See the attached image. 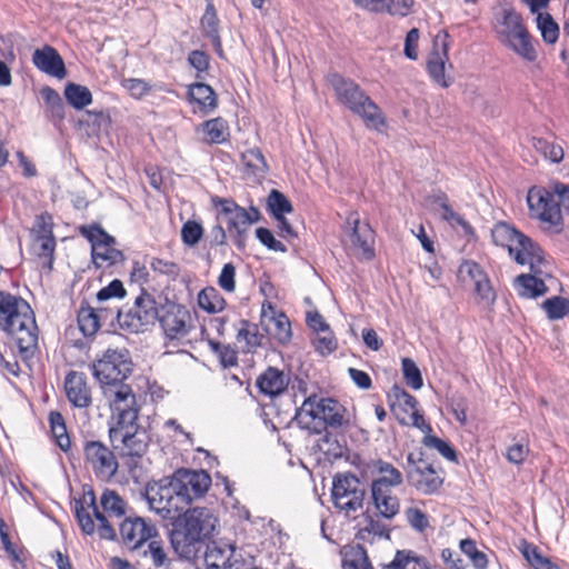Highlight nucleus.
Masks as SVG:
<instances>
[{
	"mask_svg": "<svg viewBox=\"0 0 569 569\" xmlns=\"http://www.w3.org/2000/svg\"><path fill=\"white\" fill-rule=\"evenodd\" d=\"M371 498L378 513L385 519L395 518L400 511V502L392 491L383 488L371 487Z\"/></svg>",
	"mask_w": 569,
	"mask_h": 569,
	"instance_id": "nucleus-26",
	"label": "nucleus"
},
{
	"mask_svg": "<svg viewBox=\"0 0 569 569\" xmlns=\"http://www.w3.org/2000/svg\"><path fill=\"white\" fill-rule=\"evenodd\" d=\"M206 134V141L209 143L220 144L227 140L229 136V127L222 118H214L202 124Z\"/></svg>",
	"mask_w": 569,
	"mask_h": 569,
	"instance_id": "nucleus-36",
	"label": "nucleus"
},
{
	"mask_svg": "<svg viewBox=\"0 0 569 569\" xmlns=\"http://www.w3.org/2000/svg\"><path fill=\"white\" fill-rule=\"evenodd\" d=\"M33 64L42 72L57 79L67 77V69L59 52L51 46L46 44L34 50L32 54Z\"/></svg>",
	"mask_w": 569,
	"mask_h": 569,
	"instance_id": "nucleus-22",
	"label": "nucleus"
},
{
	"mask_svg": "<svg viewBox=\"0 0 569 569\" xmlns=\"http://www.w3.org/2000/svg\"><path fill=\"white\" fill-rule=\"evenodd\" d=\"M273 330L271 333L282 345L289 342L291 339L290 321L284 313H279L272 319Z\"/></svg>",
	"mask_w": 569,
	"mask_h": 569,
	"instance_id": "nucleus-52",
	"label": "nucleus"
},
{
	"mask_svg": "<svg viewBox=\"0 0 569 569\" xmlns=\"http://www.w3.org/2000/svg\"><path fill=\"white\" fill-rule=\"evenodd\" d=\"M515 52L528 61L536 59V50L530 41L529 33L523 30L520 33H515L511 38L505 41Z\"/></svg>",
	"mask_w": 569,
	"mask_h": 569,
	"instance_id": "nucleus-38",
	"label": "nucleus"
},
{
	"mask_svg": "<svg viewBox=\"0 0 569 569\" xmlns=\"http://www.w3.org/2000/svg\"><path fill=\"white\" fill-rule=\"evenodd\" d=\"M161 328L170 340H180L188 336L191 329V315L181 305L169 303L158 318Z\"/></svg>",
	"mask_w": 569,
	"mask_h": 569,
	"instance_id": "nucleus-18",
	"label": "nucleus"
},
{
	"mask_svg": "<svg viewBox=\"0 0 569 569\" xmlns=\"http://www.w3.org/2000/svg\"><path fill=\"white\" fill-rule=\"evenodd\" d=\"M151 269L160 274L176 277L179 273V267L173 261H168L159 258H152L150 262Z\"/></svg>",
	"mask_w": 569,
	"mask_h": 569,
	"instance_id": "nucleus-64",
	"label": "nucleus"
},
{
	"mask_svg": "<svg viewBox=\"0 0 569 569\" xmlns=\"http://www.w3.org/2000/svg\"><path fill=\"white\" fill-rule=\"evenodd\" d=\"M541 268L545 273H537L530 270V274H520L516 278L515 287L519 296L531 299L542 296L547 292L548 289L542 278L551 276L549 262L546 260V264Z\"/></svg>",
	"mask_w": 569,
	"mask_h": 569,
	"instance_id": "nucleus-24",
	"label": "nucleus"
},
{
	"mask_svg": "<svg viewBox=\"0 0 569 569\" xmlns=\"http://www.w3.org/2000/svg\"><path fill=\"white\" fill-rule=\"evenodd\" d=\"M113 243L114 242H107L99 246L97 249L91 250L92 261L98 268L103 267L104 263L107 266H112L124 260L123 253L113 248Z\"/></svg>",
	"mask_w": 569,
	"mask_h": 569,
	"instance_id": "nucleus-33",
	"label": "nucleus"
},
{
	"mask_svg": "<svg viewBox=\"0 0 569 569\" xmlns=\"http://www.w3.org/2000/svg\"><path fill=\"white\" fill-rule=\"evenodd\" d=\"M406 517L409 525L420 532L423 531L429 526L427 515L418 508L407 509Z\"/></svg>",
	"mask_w": 569,
	"mask_h": 569,
	"instance_id": "nucleus-63",
	"label": "nucleus"
},
{
	"mask_svg": "<svg viewBox=\"0 0 569 569\" xmlns=\"http://www.w3.org/2000/svg\"><path fill=\"white\" fill-rule=\"evenodd\" d=\"M491 237L497 246L508 249L518 264H528L533 272L545 273L541 268L546 264L543 251L529 237L506 222L496 223Z\"/></svg>",
	"mask_w": 569,
	"mask_h": 569,
	"instance_id": "nucleus-6",
	"label": "nucleus"
},
{
	"mask_svg": "<svg viewBox=\"0 0 569 569\" xmlns=\"http://www.w3.org/2000/svg\"><path fill=\"white\" fill-rule=\"evenodd\" d=\"M63 93L67 102L76 110H82L92 103V93L86 86L69 82Z\"/></svg>",
	"mask_w": 569,
	"mask_h": 569,
	"instance_id": "nucleus-30",
	"label": "nucleus"
},
{
	"mask_svg": "<svg viewBox=\"0 0 569 569\" xmlns=\"http://www.w3.org/2000/svg\"><path fill=\"white\" fill-rule=\"evenodd\" d=\"M203 236L202 226L194 221L188 220L182 224L181 228V240L186 246L193 247L196 246Z\"/></svg>",
	"mask_w": 569,
	"mask_h": 569,
	"instance_id": "nucleus-50",
	"label": "nucleus"
},
{
	"mask_svg": "<svg viewBox=\"0 0 569 569\" xmlns=\"http://www.w3.org/2000/svg\"><path fill=\"white\" fill-rule=\"evenodd\" d=\"M124 296L126 290L123 283L120 280L114 279L108 286L98 291L97 300L102 302L111 298H122Z\"/></svg>",
	"mask_w": 569,
	"mask_h": 569,
	"instance_id": "nucleus-58",
	"label": "nucleus"
},
{
	"mask_svg": "<svg viewBox=\"0 0 569 569\" xmlns=\"http://www.w3.org/2000/svg\"><path fill=\"white\" fill-rule=\"evenodd\" d=\"M236 268L229 262L226 263L219 274L218 284L221 289L227 292H233L236 290Z\"/></svg>",
	"mask_w": 569,
	"mask_h": 569,
	"instance_id": "nucleus-59",
	"label": "nucleus"
},
{
	"mask_svg": "<svg viewBox=\"0 0 569 569\" xmlns=\"http://www.w3.org/2000/svg\"><path fill=\"white\" fill-rule=\"evenodd\" d=\"M289 381V376L284 371L269 367L258 377L257 387L261 393L272 398L281 395L287 389Z\"/></svg>",
	"mask_w": 569,
	"mask_h": 569,
	"instance_id": "nucleus-25",
	"label": "nucleus"
},
{
	"mask_svg": "<svg viewBox=\"0 0 569 569\" xmlns=\"http://www.w3.org/2000/svg\"><path fill=\"white\" fill-rule=\"evenodd\" d=\"M315 348L322 355L330 353L337 348V340L328 329L327 332L318 333L313 341Z\"/></svg>",
	"mask_w": 569,
	"mask_h": 569,
	"instance_id": "nucleus-62",
	"label": "nucleus"
},
{
	"mask_svg": "<svg viewBox=\"0 0 569 569\" xmlns=\"http://www.w3.org/2000/svg\"><path fill=\"white\" fill-rule=\"evenodd\" d=\"M34 253L42 259V268L51 271L54 260L56 239L54 238H38L33 239L32 244Z\"/></svg>",
	"mask_w": 569,
	"mask_h": 569,
	"instance_id": "nucleus-39",
	"label": "nucleus"
},
{
	"mask_svg": "<svg viewBox=\"0 0 569 569\" xmlns=\"http://www.w3.org/2000/svg\"><path fill=\"white\" fill-rule=\"evenodd\" d=\"M541 308L549 320H559L569 313V299L555 296L546 299L541 303Z\"/></svg>",
	"mask_w": 569,
	"mask_h": 569,
	"instance_id": "nucleus-40",
	"label": "nucleus"
},
{
	"mask_svg": "<svg viewBox=\"0 0 569 569\" xmlns=\"http://www.w3.org/2000/svg\"><path fill=\"white\" fill-rule=\"evenodd\" d=\"M421 559L412 550H398L387 569H418Z\"/></svg>",
	"mask_w": 569,
	"mask_h": 569,
	"instance_id": "nucleus-44",
	"label": "nucleus"
},
{
	"mask_svg": "<svg viewBox=\"0 0 569 569\" xmlns=\"http://www.w3.org/2000/svg\"><path fill=\"white\" fill-rule=\"evenodd\" d=\"M101 316L89 305H82L78 312V325L83 336H93L100 328Z\"/></svg>",
	"mask_w": 569,
	"mask_h": 569,
	"instance_id": "nucleus-35",
	"label": "nucleus"
},
{
	"mask_svg": "<svg viewBox=\"0 0 569 569\" xmlns=\"http://www.w3.org/2000/svg\"><path fill=\"white\" fill-rule=\"evenodd\" d=\"M119 535L127 548L136 550L157 537L158 529L150 520L142 517H127L119 523Z\"/></svg>",
	"mask_w": 569,
	"mask_h": 569,
	"instance_id": "nucleus-17",
	"label": "nucleus"
},
{
	"mask_svg": "<svg viewBox=\"0 0 569 569\" xmlns=\"http://www.w3.org/2000/svg\"><path fill=\"white\" fill-rule=\"evenodd\" d=\"M256 236L258 240L270 250L279 252H284L287 250L286 246L281 241L274 239L272 232L267 228H258L256 230Z\"/></svg>",
	"mask_w": 569,
	"mask_h": 569,
	"instance_id": "nucleus-60",
	"label": "nucleus"
},
{
	"mask_svg": "<svg viewBox=\"0 0 569 569\" xmlns=\"http://www.w3.org/2000/svg\"><path fill=\"white\" fill-rule=\"evenodd\" d=\"M122 84L137 99L142 98L151 90V86L143 79H126Z\"/></svg>",
	"mask_w": 569,
	"mask_h": 569,
	"instance_id": "nucleus-61",
	"label": "nucleus"
},
{
	"mask_svg": "<svg viewBox=\"0 0 569 569\" xmlns=\"http://www.w3.org/2000/svg\"><path fill=\"white\" fill-rule=\"evenodd\" d=\"M170 542L179 558L193 560L212 535L217 518L206 508H193L174 519Z\"/></svg>",
	"mask_w": 569,
	"mask_h": 569,
	"instance_id": "nucleus-4",
	"label": "nucleus"
},
{
	"mask_svg": "<svg viewBox=\"0 0 569 569\" xmlns=\"http://www.w3.org/2000/svg\"><path fill=\"white\" fill-rule=\"evenodd\" d=\"M100 511L92 491L83 499L74 500L76 519L84 535L92 536L96 531L101 539L114 540L117 532L110 523V518H121L126 515L127 502L114 491L106 489L100 497Z\"/></svg>",
	"mask_w": 569,
	"mask_h": 569,
	"instance_id": "nucleus-3",
	"label": "nucleus"
},
{
	"mask_svg": "<svg viewBox=\"0 0 569 569\" xmlns=\"http://www.w3.org/2000/svg\"><path fill=\"white\" fill-rule=\"evenodd\" d=\"M198 305L209 313H217L224 309L226 300L216 288L207 287L198 295Z\"/></svg>",
	"mask_w": 569,
	"mask_h": 569,
	"instance_id": "nucleus-34",
	"label": "nucleus"
},
{
	"mask_svg": "<svg viewBox=\"0 0 569 569\" xmlns=\"http://www.w3.org/2000/svg\"><path fill=\"white\" fill-rule=\"evenodd\" d=\"M172 477L188 507L202 498L211 486V477L204 470L179 469Z\"/></svg>",
	"mask_w": 569,
	"mask_h": 569,
	"instance_id": "nucleus-16",
	"label": "nucleus"
},
{
	"mask_svg": "<svg viewBox=\"0 0 569 569\" xmlns=\"http://www.w3.org/2000/svg\"><path fill=\"white\" fill-rule=\"evenodd\" d=\"M189 96L203 113H209L217 108V96L213 89L203 82H197L189 87Z\"/></svg>",
	"mask_w": 569,
	"mask_h": 569,
	"instance_id": "nucleus-28",
	"label": "nucleus"
},
{
	"mask_svg": "<svg viewBox=\"0 0 569 569\" xmlns=\"http://www.w3.org/2000/svg\"><path fill=\"white\" fill-rule=\"evenodd\" d=\"M365 496V486L355 475L343 473L335 477L332 483L333 503L347 517L362 509Z\"/></svg>",
	"mask_w": 569,
	"mask_h": 569,
	"instance_id": "nucleus-13",
	"label": "nucleus"
},
{
	"mask_svg": "<svg viewBox=\"0 0 569 569\" xmlns=\"http://www.w3.org/2000/svg\"><path fill=\"white\" fill-rule=\"evenodd\" d=\"M366 521H367V525L359 531L360 538L365 539L366 533L373 535L379 538H386V539L390 538L389 529L383 522L375 519L371 516H367Z\"/></svg>",
	"mask_w": 569,
	"mask_h": 569,
	"instance_id": "nucleus-55",
	"label": "nucleus"
},
{
	"mask_svg": "<svg viewBox=\"0 0 569 569\" xmlns=\"http://www.w3.org/2000/svg\"><path fill=\"white\" fill-rule=\"evenodd\" d=\"M142 497L149 509L163 520H174L188 508L172 476L147 482Z\"/></svg>",
	"mask_w": 569,
	"mask_h": 569,
	"instance_id": "nucleus-9",
	"label": "nucleus"
},
{
	"mask_svg": "<svg viewBox=\"0 0 569 569\" xmlns=\"http://www.w3.org/2000/svg\"><path fill=\"white\" fill-rule=\"evenodd\" d=\"M446 196L438 197L439 204L442 209V218L446 221L460 226L466 232H471L470 223L459 213L455 212L446 202Z\"/></svg>",
	"mask_w": 569,
	"mask_h": 569,
	"instance_id": "nucleus-54",
	"label": "nucleus"
},
{
	"mask_svg": "<svg viewBox=\"0 0 569 569\" xmlns=\"http://www.w3.org/2000/svg\"><path fill=\"white\" fill-rule=\"evenodd\" d=\"M0 330L14 339L23 359L31 358L38 346L33 310L21 297L0 290Z\"/></svg>",
	"mask_w": 569,
	"mask_h": 569,
	"instance_id": "nucleus-2",
	"label": "nucleus"
},
{
	"mask_svg": "<svg viewBox=\"0 0 569 569\" xmlns=\"http://www.w3.org/2000/svg\"><path fill=\"white\" fill-rule=\"evenodd\" d=\"M475 291L479 298V302L486 307H491L496 301V292L490 283L489 278L476 281Z\"/></svg>",
	"mask_w": 569,
	"mask_h": 569,
	"instance_id": "nucleus-57",
	"label": "nucleus"
},
{
	"mask_svg": "<svg viewBox=\"0 0 569 569\" xmlns=\"http://www.w3.org/2000/svg\"><path fill=\"white\" fill-rule=\"evenodd\" d=\"M536 21L542 39L547 43H555L559 37V27L552 17L549 13H538Z\"/></svg>",
	"mask_w": 569,
	"mask_h": 569,
	"instance_id": "nucleus-43",
	"label": "nucleus"
},
{
	"mask_svg": "<svg viewBox=\"0 0 569 569\" xmlns=\"http://www.w3.org/2000/svg\"><path fill=\"white\" fill-rule=\"evenodd\" d=\"M448 38L449 34L445 32L441 39V49H435L427 60V71L430 78L442 88H448L451 84V80L446 77V64L449 60Z\"/></svg>",
	"mask_w": 569,
	"mask_h": 569,
	"instance_id": "nucleus-23",
	"label": "nucleus"
},
{
	"mask_svg": "<svg viewBox=\"0 0 569 569\" xmlns=\"http://www.w3.org/2000/svg\"><path fill=\"white\" fill-rule=\"evenodd\" d=\"M407 479L410 486L423 495L436 493L443 483V477L436 470L432 463L422 458H416L415 453L407 456Z\"/></svg>",
	"mask_w": 569,
	"mask_h": 569,
	"instance_id": "nucleus-14",
	"label": "nucleus"
},
{
	"mask_svg": "<svg viewBox=\"0 0 569 569\" xmlns=\"http://www.w3.org/2000/svg\"><path fill=\"white\" fill-rule=\"evenodd\" d=\"M422 442L427 448L436 449L447 460L457 462V452L447 441L432 435H426Z\"/></svg>",
	"mask_w": 569,
	"mask_h": 569,
	"instance_id": "nucleus-46",
	"label": "nucleus"
},
{
	"mask_svg": "<svg viewBox=\"0 0 569 569\" xmlns=\"http://www.w3.org/2000/svg\"><path fill=\"white\" fill-rule=\"evenodd\" d=\"M204 562L212 569H239L234 546L222 541H212L207 545Z\"/></svg>",
	"mask_w": 569,
	"mask_h": 569,
	"instance_id": "nucleus-21",
	"label": "nucleus"
},
{
	"mask_svg": "<svg viewBox=\"0 0 569 569\" xmlns=\"http://www.w3.org/2000/svg\"><path fill=\"white\" fill-rule=\"evenodd\" d=\"M64 392L68 401L76 408L84 409L91 406V388L83 372L69 371L64 378Z\"/></svg>",
	"mask_w": 569,
	"mask_h": 569,
	"instance_id": "nucleus-20",
	"label": "nucleus"
},
{
	"mask_svg": "<svg viewBox=\"0 0 569 569\" xmlns=\"http://www.w3.org/2000/svg\"><path fill=\"white\" fill-rule=\"evenodd\" d=\"M267 207L273 218L284 216L293 210L291 202L279 190L272 189L267 199Z\"/></svg>",
	"mask_w": 569,
	"mask_h": 569,
	"instance_id": "nucleus-41",
	"label": "nucleus"
},
{
	"mask_svg": "<svg viewBox=\"0 0 569 569\" xmlns=\"http://www.w3.org/2000/svg\"><path fill=\"white\" fill-rule=\"evenodd\" d=\"M200 23L204 37L210 39L216 52L221 57L222 43L219 34V19L212 3L207 4Z\"/></svg>",
	"mask_w": 569,
	"mask_h": 569,
	"instance_id": "nucleus-27",
	"label": "nucleus"
},
{
	"mask_svg": "<svg viewBox=\"0 0 569 569\" xmlns=\"http://www.w3.org/2000/svg\"><path fill=\"white\" fill-rule=\"evenodd\" d=\"M342 567L343 569H373L366 549L360 545L352 546L345 551Z\"/></svg>",
	"mask_w": 569,
	"mask_h": 569,
	"instance_id": "nucleus-37",
	"label": "nucleus"
},
{
	"mask_svg": "<svg viewBox=\"0 0 569 569\" xmlns=\"http://www.w3.org/2000/svg\"><path fill=\"white\" fill-rule=\"evenodd\" d=\"M529 216L540 222L545 230L560 233L563 229V217L553 190L533 186L527 192Z\"/></svg>",
	"mask_w": 569,
	"mask_h": 569,
	"instance_id": "nucleus-10",
	"label": "nucleus"
},
{
	"mask_svg": "<svg viewBox=\"0 0 569 569\" xmlns=\"http://www.w3.org/2000/svg\"><path fill=\"white\" fill-rule=\"evenodd\" d=\"M113 397L109 439L114 450L126 457H142L149 446L148 431L139 423L140 406L136 393L129 389L110 395Z\"/></svg>",
	"mask_w": 569,
	"mask_h": 569,
	"instance_id": "nucleus-1",
	"label": "nucleus"
},
{
	"mask_svg": "<svg viewBox=\"0 0 569 569\" xmlns=\"http://www.w3.org/2000/svg\"><path fill=\"white\" fill-rule=\"evenodd\" d=\"M144 555L150 557L156 568H161L169 562L162 542L158 540H149L148 549L144 551Z\"/></svg>",
	"mask_w": 569,
	"mask_h": 569,
	"instance_id": "nucleus-56",
	"label": "nucleus"
},
{
	"mask_svg": "<svg viewBox=\"0 0 569 569\" xmlns=\"http://www.w3.org/2000/svg\"><path fill=\"white\" fill-rule=\"evenodd\" d=\"M403 378L409 387L419 390L423 386V379L420 369L410 358H403L401 361Z\"/></svg>",
	"mask_w": 569,
	"mask_h": 569,
	"instance_id": "nucleus-45",
	"label": "nucleus"
},
{
	"mask_svg": "<svg viewBox=\"0 0 569 569\" xmlns=\"http://www.w3.org/2000/svg\"><path fill=\"white\" fill-rule=\"evenodd\" d=\"M158 318L157 301L146 289H141L134 299L133 306L128 311L117 310L120 327L130 332L144 331L148 327L154 325Z\"/></svg>",
	"mask_w": 569,
	"mask_h": 569,
	"instance_id": "nucleus-11",
	"label": "nucleus"
},
{
	"mask_svg": "<svg viewBox=\"0 0 569 569\" xmlns=\"http://www.w3.org/2000/svg\"><path fill=\"white\" fill-rule=\"evenodd\" d=\"M49 423L57 446L62 451L67 452L71 447V440L62 415L58 411H51L49 415Z\"/></svg>",
	"mask_w": 569,
	"mask_h": 569,
	"instance_id": "nucleus-32",
	"label": "nucleus"
},
{
	"mask_svg": "<svg viewBox=\"0 0 569 569\" xmlns=\"http://www.w3.org/2000/svg\"><path fill=\"white\" fill-rule=\"evenodd\" d=\"M241 161L248 174L264 177L268 172V164L264 156L258 148H251L242 152Z\"/></svg>",
	"mask_w": 569,
	"mask_h": 569,
	"instance_id": "nucleus-31",
	"label": "nucleus"
},
{
	"mask_svg": "<svg viewBox=\"0 0 569 569\" xmlns=\"http://www.w3.org/2000/svg\"><path fill=\"white\" fill-rule=\"evenodd\" d=\"M523 30L526 29L521 23V18L519 14L512 11H508L505 13L502 29L500 31L501 36L503 37V41L511 38L515 33H520Z\"/></svg>",
	"mask_w": 569,
	"mask_h": 569,
	"instance_id": "nucleus-51",
	"label": "nucleus"
},
{
	"mask_svg": "<svg viewBox=\"0 0 569 569\" xmlns=\"http://www.w3.org/2000/svg\"><path fill=\"white\" fill-rule=\"evenodd\" d=\"M328 80L338 100L360 116L369 128L380 130L385 126V118L380 108L355 81L345 79L338 73L330 74Z\"/></svg>",
	"mask_w": 569,
	"mask_h": 569,
	"instance_id": "nucleus-8",
	"label": "nucleus"
},
{
	"mask_svg": "<svg viewBox=\"0 0 569 569\" xmlns=\"http://www.w3.org/2000/svg\"><path fill=\"white\" fill-rule=\"evenodd\" d=\"M242 327L238 330L237 338L239 341L244 340L248 350L257 348L261 345L262 336L259 333L257 326L243 320Z\"/></svg>",
	"mask_w": 569,
	"mask_h": 569,
	"instance_id": "nucleus-48",
	"label": "nucleus"
},
{
	"mask_svg": "<svg viewBox=\"0 0 569 569\" xmlns=\"http://www.w3.org/2000/svg\"><path fill=\"white\" fill-rule=\"evenodd\" d=\"M83 455L87 465L98 479L108 481L116 476L119 467L117 457L103 442L99 440L84 441Z\"/></svg>",
	"mask_w": 569,
	"mask_h": 569,
	"instance_id": "nucleus-15",
	"label": "nucleus"
},
{
	"mask_svg": "<svg viewBox=\"0 0 569 569\" xmlns=\"http://www.w3.org/2000/svg\"><path fill=\"white\" fill-rule=\"evenodd\" d=\"M532 147L536 151L540 152L546 159L553 163H559L565 156L563 149L560 144L550 142L542 138H533Z\"/></svg>",
	"mask_w": 569,
	"mask_h": 569,
	"instance_id": "nucleus-42",
	"label": "nucleus"
},
{
	"mask_svg": "<svg viewBox=\"0 0 569 569\" xmlns=\"http://www.w3.org/2000/svg\"><path fill=\"white\" fill-rule=\"evenodd\" d=\"M213 203L220 208V213L226 217L229 231L234 232V244L238 249H243L249 228L260 219L259 210L256 207H250L247 210L231 199L219 198L213 200Z\"/></svg>",
	"mask_w": 569,
	"mask_h": 569,
	"instance_id": "nucleus-12",
	"label": "nucleus"
},
{
	"mask_svg": "<svg viewBox=\"0 0 569 569\" xmlns=\"http://www.w3.org/2000/svg\"><path fill=\"white\" fill-rule=\"evenodd\" d=\"M131 361L127 351L108 349L102 357L94 361L91 366L93 377L101 385L102 392L110 408H112L113 397L110 395L129 389L130 393H134L131 386L123 381L131 373Z\"/></svg>",
	"mask_w": 569,
	"mask_h": 569,
	"instance_id": "nucleus-7",
	"label": "nucleus"
},
{
	"mask_svg": "<svg viewBox=\"0 0 569 569\" xmlns=\"http://www.w3.org/2000/svg\"><path fill=\"white\" fill-rule=\"evenodd\" d=\"M350 231L351 246L362 258L371 260L375 257L373 250V230L368 223H361L357 212H351L346 221Z\"/></svg>",
	"mask_w": 569,
	"mask_h": 569,
	"instance_id": "nucleus-19",
	"label": "nucleus"
},
{
	"mask_svg": "<svg viewBox=\"0 0 569 569\" xmlns=\"http://www.w3.org/2000/svg\"><path fill=\"white\" fill-rule=\"evenodd\" d=\"M295 419L300 428L315 435L329 429H345L350 425V413L342 403L333 398L317 395H311L303 400Z\"/></svg>",
	"mask_w": 569,
	"mask_h": 569,
	"instance_id": "nucleus-5",
	"label": "nucleus"
},
{
	"mask_svg": "<svg viewBox=\"0 0 569 569\" xmlns=\"http://www.w3.org/2000/svg\"><path fill=\"white\" fill-rule=\"evenodd\" d=\"M52 229V217L47 212L41 213L36 217L33 227L31 229L32 239L54 238Z\"/></svg>",
	"mask_w": 569,
	"mask_h": 569,
	"instance_id": "nucleus-47",
	"label": "nucleus"
},
{
	"mask_svg": "<svg viewBox=\"0 0 569 569\" xmlns=\"http://www.w3.org/2000/svg\"><path fill=\"white\" fill-rule=\"evenodd\" d=\"M81 233L90 241L91 250L107 242H116L114 238L107 233L100 226H90L81 229Z\"/></svg>",
	"mask_w": 569,
	"mask_h": 569,
	"instance_id": "nucleus-49",
	"label": "nucleus"
},
{
	"mask_svg": "<svg viewBox=\"0 0 569 569\" xmlns=\"http://www.w3.org/2000/svg\"><path fill=\"white\" fill-rule=\"evenodd\" d=\"M375 468L379 477L372 481L371 487L391 490L393 487L402 483V473L391 463L378 460L375 463Z\"/></svg>",
	"mask_w": 569,
	"mask_h": 569,
	"instance_id": "nucleus-29",
	"label": "nucleus"
},
{
	"mask_svg": "<svg viewBox=\"0 0 569 569\" xmlns=\"http://www.w3.org/2000/svg\"><path fill=\"white\" fill-rule=\"evenodd\" d=\"M529 451L530 449L528 440L521 438L519 441L510 445L507 448L506 458L510 463L521 465L529 455Z\"/></svg>",
	"mask_w": 569,
	"mask_h": 569,
	"instance_id": "nucleus-53",
	"label": "nucleus"
}]
</instances>
